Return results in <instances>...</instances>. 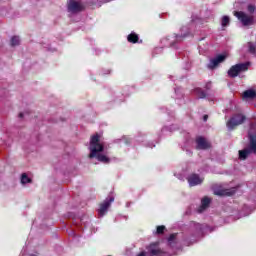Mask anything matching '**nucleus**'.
Here are the masks:
<instances>
[{
  "instance_id": "nucleus-1",
  "label": "nucleus",
  "mask_w": 256,
  "mask_h": 256,
  "mask_svg": "<svg viewBox=\"0 0 256 256\" xmlns=\"http://www.w3.org/2000/svg\"><path fill=\"white\" fill-rule=\"evenodd\" d=\"M105 149L104 142H101V136L96 132L90 137L89 144V158H97L99 162H103L104 164H109L110 158L106 156V154H102Z\"/></svg>"
},
{
  "instance_id": "nucleus-2",
  "label": "nucleus",
  "mask_w": 256,
  "mask_h": 256,
  "mask_svg": "<svg viewBox=\"0 0 256 256\" xmlns=\"http://www.w3.org/2000/svg\"><path fill=\"white\" fill-rule=\"evenodd\" d=\"M247 10L250 14L245 13V11H234V16L238 19V21H240V23H242L244 27H250L251 25H255V5H248Z\"/></svg>"
},
{
  "instance_id": "nucleus-3",
  "label": "nucleus",
  "mask_w": 256,
  "mask_h": 256,
  "mask_svg": "<svg viewBox=\"0 0 256 256\" xmlns=\"http://www.w3.org/2000/svg\"><path fill=\"white\" fill-rule=\"evenodd\" d=\"M251 63L246 62V63H238L237 65H233L230 67L228 70V76L231 77L232 79H235L238 77L239 73H245L248 71V68L250 67Z\"/></svg>"
},
{
  "instance_id": "nucleus-4",
  "label": "nucleus",
  "mask_w": 256,
  "mask_h": 256,
  "mask_svg": "<svg viewBox=\"0 0 256 256\" xmlns=\"http://www.w3.org/2000/svg\"><path fill=\"white\" fill-rule=\"evenodd\" d=\"M252 152L256 154V134L250 137V146L248 148L239 150L240 160H246Z\"/></svg>"
},
{
  "instance_id": "nucleus-5",
  "label": "nucleus",
  "mask_w": 256,
  "mask_h": 256,
  "mask_svg": "<svg viewBox=\"0 0 256 256\" xmlns=\"http://www.w3.org/2000/svg\"><path fill=\"white\" fill-rule=\"evenodd\" d=\"M86 10V5L81 3V1L69 0L67 3V11L69 13H81Z\"/></svg>"
},
{
  "instance_id": "nucleus-6",
  "label": "nucleus",
  "mask_w": 256,
  "mask_h": 256,
  "mask_svg": "<svg viewBox=\"0 0 256 256\" xmlns=\"http://www.w3.org/2000/svg\"><path fill=\"white\" fill-rule=\"evenodd\" d=\"M245 120H246L245 114H234L230 118V120H228L227 126H228V128L233 129L236 126H238L239 124H243V122H245Z\"/></svg>"
},
{
  "instance_id": "nucleus-7",
  "label": "nucleus",
  "mask_w": 256,
  "mask_h": 256,
  "mask_svg": "<svg viewBox=\"0 0 256 256\" xmlns=\"http://www.w3.org/2000/svg\"><path fill=\"white\" fill-rule=\"evenodd\" d=\"M115 198L114 196H110L109 198H106L104 200V202H102L100 204V207H99V214L101 216H104V214H106V212H108V208H110L112 202H114Z\"/></svg>"
},
{
  "instance_id": "nucleus-8",
  "label": "nucleus",
  "mask_w": 256,
  "mask_h": 256,
  "mask_svg": "<svg viewBox=\"0 0 256 256\" xmlns=\"http://www.w3.org/2000/svg\"><path fill=\"white\" fill-rule=\"evenodd\" d=\"M227 56L226 55H217L214 59H211L208 63L207 67L208 69H216L220 65V63H224L226 61Z\"/></svg>"
},
{
  "instance_id": "nucleus-9",
  "label": "nucleus",
  "mask_w": 256,
  "mask_h": 256,
  "mask_svg": "<svg viewBox=\"0 0 256 256\" xmlns=\"http://www.w3.org/2000/svg\"><path fill=\"white\" fill-rule=\"evenodd\" d=\"M196 144L198 150H207L208 148H211V143L208 142L204 136H197Z\"/></svg>"
},
{
  "instance_id": "nucleus-10",
  "label": "nucleus",
  "mask_w": 256,
  "mask_h": 256,
  "mask_svg": "<svg viewBox=\"0 0 256 256\" xmlns=\"http://www.w3.org/2000/svg\"><path fill=\"white\" fill-rule=\"evenodd\" d=\"M147 250L150 253V256H162V254H164L158 243L150 244Z\"/></svg>"
},
{
  "instance_id": "nucleus-11",
  "label": "nucleus",
  "mask_w": 256,
  "mask_h": 256,
  "mask_svg": "<svg viewBox=\"0 0 256 256\" xmlns=\"http://www.w3.org/2000/svg\"><path fill=\"white\" fill-rule=\"evenodd\" d=\"M237 188H225L220 190H215L214 194L217 196H233V194H236Z\"/></svg>"
},
{
  "instance_id": "nucleus-12",
  "label": "nucleus",
  "mask_w": 256,
  "mask_h": 256,
  "mask_svg": "<svg viewBox=\"0 0 256 256\" xmlns=\"http://www.w3.org/2000/svg\"><path fill=\"white\" fill-rule=\"evenodd\" d=\"M203 180L200 178L199 174H190L188 176V183L190 186H197L198 184H202Z\"/></svg>"
},
{
  "instance_id": "nucleus-13",
  "label": "nucleus",
  "mask_w": 256,
  "mask_h": 256,
  "mask_svg": "<svg viewBox=\"0 0 256 256\" xmlns=\"http://www.w3.org/2000/svg\"><path fill=\"white\" fill-rule=\"evenodd\" d=\"M242 99H256V90H254V88H248V90H244Z\"/></svg>"
},
{
  "instance_id": "nucleus-14",
  "label": "nucleus",
  "mask_w": 256,
  "mask_h": 256,
  "mask_svg": "<svg viewBox=\"0 0 256 256\" xmlns=\"http://www.w3.org/2000/svg\"><path fill=\"white\" fill-rule=\"evenodd\" d=\"M210 204H211V198H209L208 196H205L201 200V206L198 211L203 212L204 210H206L208 208V206H210Z\"/></svg>"
},
{
  "instance_id": "nucleus-15",
  "label": "nucleus",
  "mask_w": 256,
  "mask_h": 256,
  "mask_svg": "<svg viewBox=\"0 0 256 256\" xmlns=\"http://www.w3.org/2000/svg\"><path fill=\"white\" fill-rule=\"evenodd\" d=\"M194 93L196 94L198 99H206L207 97L205 90H203V88H200V86H198V88H194Z\"/></svg>"
},
{
  "instance_id": "nucleus-16",
  "label": "nucleus",
  "mask_w": 256,
  "mask_h": 256,
  "mask_svg": "<svg viewBox=\"0 0 256 256\" xmlns=\"http://www.w3.org/2000/svg\"><path fill=\"white\" fill-rule=\"evenodd\" d=\"M127 39H128V43H133V44L139 43V35H137V33H130Z\"/></svg>"
},
{
  "instance_id": "nucleus-17",
  "label": "nucleus",
  "mask_w": 256,
  "mask_h": 256,
  "mask_svg": "<svg viewBox=\"0 0 256 256\" xmlns=\"http://www.w3.org/2000/svg\"><path fill=\"white\" fill-rule=\"evenodd\" d=\"M222 27H228L230 25V17L228 15H224L221 19Z\"/></svg>"
},
{
  "instance_id": "nucleus-18",
  "label": "nucleus",
  "mask_w": 256,
  "mask_h": 256,
  "mask_svg": "<svg viewBox=\"0 0 256 256\" xmlns=\"http://www.w3.org/2000/svg\"><path fill=\"white\" fill-rule=\"evenodd\" d=\"M10 43L12 47H16L17 45H20V37H17V36L12 37Z\"/></svg>"
},
{
  "instance_id": "nucleus-19",
  "label": "nucleus",
  "mask_w": 256,
  "mask_h": 256,
  "mask_svg": "<svg viewBox=\"0 0 256 256\" xmlns=\"http://www.w3.org/2000/svg\"><path fill=\"white\" fill-rule=\"evenodd\" d=\"M248 51L251 55H256V45L254 43H248Z\"/></svg>"
},
{
  "instance_id": "nucleus-20",
  "label": "nucleus",
  "mask_w": 256,
  "mask_h": 256,
  "mask_svg": "<svg viewBox=\"0 0 256 256\" xmlns=\"http://www.w3.org/2000/svg\"><path fill=\"white\" fill-rule=\"evenodd\" d=\"M21 182L22 184H27L28 182H32V180L31 178H29V176H27L26 173H23L21 177Z\"/></svg>"
},
{
  "instance_id": "nucleus-21",
  "label": "nucleus",
  "mask_w": 256,
  "mask_h": 256,
  "mask_svg": "<svg viewBox=\"0 0 256 256\" xmlns=\"http://www.w3.org/2000/svg\"><path fill=\"white\" fill-rule=\"evenodd\" d=\"M166 226H157L156 234H164Z\"/></svg>"
},
{
  "instance_id": "nucleus-22",
  "label": "nucleus",
  "mask_w": 256,
  "mask_h": 256,
  "mask_svg": "<svg viewBox=\"0 0 256 256\" xmlns=\"http://www.w3.org/2000/svg\"><path fill=\"white\" fill-rule=\"evenodd\" d=\"M177 238V234H170L169 238H168V242L171 244L172 242H174Z\"/></svg>"
},
{
  "instance_id": "nucleus-23",
  "label": "nucleus",
  "mask_w": 256,
  "mask_h": 256,
  "mask_svg": "<svg viewBox=\"0 0 256 256\" xmlns=\"http://www.w3.org/2000/svg\"><path fill=\"white\" fill-rule=\"evenodd\" d=\"M185 37H187V35H176V41H183V39H185Z\"/></svg>"
},
{
  "instance_id": "nucleus-24",
  "label": "nucleus",
  "mask_w": 256,
  "mask_h": 256,
  "mask_svg": "<svg viewBox=\"0 0 256 256\" xmlns=\"http://www.w3.org/2000/svg\"><path fill=\"white\" fill-rule=\"evenodd\" d=\"M208 118H209L208 114H204L203 120H204L205 122L208 120Z\"/></svg>"
},
{
  "instance_id": "nucleus-25",
  "label": "nucleus",
  "mask_w": 256,
  "mask_h": 256,
  "mask_svg": "<svg viewBox=\"0 0 256 256\" xmlns=\"http://www.w3.org/2000/svg\"><path fill=\"white\" fill-rule=\"evenodd\" d=\"M137 256H146V252H140Z\"/></svg>"
},
{
  "instance_id": "nucleus-26",
  "label": "nucleus",
  "mask_w": 256,
  "mask_h": 256,
  "mask_svg": "<svg viewBox=\"0 0 256 256\" xmlns=\"http://www.w3.org/2000/svg\"><path fill=\"white\" fill-rule=\"evenodd\" d=\"M19 116H20V118H23L24 113H23V112H20Z\"/></svg>"
},
{
  "instance_id": "nucleus-27",
  "label": "nucleus",
  "mask_w": 256,
  "mask_h": 256,
  "mask_svg": "<svg viewBox=\"0 0 256 256\" xmlns=\"http://www.w3.org/2000/svg\"><path fill=\"white\" fill-rule=\"evenodd\" d=\"M126 144H129V141H128V140H126Z\"/></svg>"
},
{
  "instance_id": "nucleus-28",
  "label": "nucleus",
  "mask_w": 256,
  "mask_h": 256,
  "mask_svg": "<svg viewBox=\"0 0 256 256\" xmlns=\"http://www.w3.org/2000/svg\"><path fill=\"white\" fill-rule=\"evenodd\" d=\"M30 256H36V254H31Z\"/></svg>"
}]
</instances>
